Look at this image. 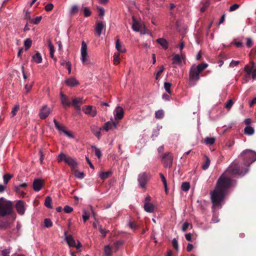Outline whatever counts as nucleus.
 <instances>
[{
    "label": "nucleus",
    "mask_w": 256,
    "mask_h": 256,
    "mask_svg": "<svg viewBox=\"0 0 256 256\" xmlns=\"http://www.w3.org/2000/svg\"><path fill=\"white\" fill-rule=\"evenodd\" d=\"M240 156L244 157V162L242 164L246 168H243L242 166L234 162L227 168L225 172L220 176L215 188L210 193L213 209L222 208L228 190L231 186H233L234 182L230 179V177L236 176H244L248 172L250 166L256 160V152L249 149L244 150L241 153Z\"/></svg>",
    "instance_id": "f257e3e1"
},
{
    "label": "nucleus",
    "mask_w": 256,
    "mask_h": 256,
    "mask_svg": "<svg viewBox=\"0 0 256 256\" xmlns=\"http://www.w3.org/2000/svg\"><path fill=\"white\" fill-rule=\"evenodd\" d=\"M208 66L206 63H202L196 66L192 65L190 70L188 76V84L194 86L200 79V74Z\"/></svg>",
    "instance_id": "f03ea898"
},
{
    "label": "nucleus",
    "mask_w": 256,
    "mask_h": 256,
    "mask_svg": "<svg viewBox=\"0 0 256 256\" xmlns=\"http://www.w3.org/2000/svg\"><path fill=\"white\" fill-rule=\"evenodd\" d=\"M11 216L14 219L16 214L12 208V203L3 197L0 198V216Z\"/></svg>",
    "instance_id": "7ed1b4c3"
},
{
    "label": "nucleus",
    "mask_w": 256,
    "mask_h": 256,
    "mask_svg": "<svg viewBox=\"0 0 256 256\" xmlns=\"http://www.w3.org/2000/svg\"><path fill=\"white\" fill-rule=\"evenodd\" d=\"M80 60L83 64L91 66L93 64L88 60V46L84 41L82 42L80 48Z\"/></svg>",
    "instance_id": "20e7f679"
},
{
    "label": "nucleus",
    "mask_w": 256,
    "mask_h": 256,
    "mask_svg": "<svg viewBox=\"0 0 256 256\" xmlns=\"http://www.w3.org/2000/svg\"><path fill=\"white\" fill-rule=\"evenodd\" d=\"M162 162L165 168L172 166L173 162V154L170 152H166L161 156Z\"/></svg>",
    "instance_id": "39448f33"
},
{
    "label": "nucleus",
    "mask_w": 256,
    "mask_h": 256,
    "mask_svg": "<svg viewBox=\"0 0 256 256\" xmlns=\"http://www.w3.org/2000/svg\"><path fill=\"white\" fill-rule=\"evenodd\" d=\"M150 178V174L145 172L140 174L138 175V180L139 186L144 188L148 180Z\"/></svg>",
    "instance_id": "423d86ee"
},
{
    "label": "nucleus",
    "mask_w": 256,
    "mask_h": 256,
    "mask_svg": "<svg viewBox=\"0 0 256 256\" xmlns=\"http://www.w3.org/2000/svg\"><path fill=\"white\" fill-rule=\"evenodd\" d=\"M84 112L92 117H94L97 114V110L96 108H94L92 106H85L82 108Z\"/></svg>",
    "instance_id": "0eeeda50"
},
{
    "label": "nucleus",
    "mask_w": 256,
    "mask_h": 256,
    "mask_svg": "<svg viewBox=\"0 0 256 256\" xmlns=\"http://www.w3.org/2000/svg\"><path fill=\"white\" fill-rule=\"evenodd\" d=\"M16 209L18 214L22 216L26 211L25 203L22 200H18L16 204Z\"/></svg>",
    "instance_id": "6e6552de"
},
{
    "label": "nucleus",
    "mask_w": 256,
    "mask_h": 256,
    "mask_svg": "<svg viewBox=\"0 0 256 256\" xmlns=\"http://www.w3.org/2000/svg\"><path fill=\"white\" fill-rule=\"evenodd\" d=\"M50 112V108L47 105L44 106L40 110L39 113L40 118L41 119H45L46 118Z\"/></svg>",
    "instance_id": "1a4fd4ad"
},
{
    "label": "nucleus",
    "mask_w": 256,
    "mask_h": 256,
    "mask_svg": "<svg viewBox=\"0 0 256 256\" xmlns=\"http://www.w3.org/2000/svg\"><path fill=\"white\" fill-rule=\"evenodd\" d=\"M44 180L41 178H36L34 180L32 188L35 192H39L44 186Z\"/></svg>",
    "instance_id": "9d476101"
},
{
    "label": "nucleus",
    "mask_w": 256,
    "mask_h": 256,
    "mask_svg": "<svg viewBox=\"0 0 256 256\" xmlns=\"http://www.w3.org/2000/svg\"><path fill=\"white\" fill-rule=\"evenodd\" d=\"M114 114L115 120H122L124 115V109L121 106H116L114 111Z\"/></svg>",
    "instance_id": "9b49d317"
},
{
    "label": "nucleus",
    "mask_w": 256,
    "mask_h": 256,
    "mask_svg": "<svg viewBox=\"0 0 256 256\" xmlns=\"http://www.w3.org/2000/svg\"><path fill=\"white\" fill-rule=\"evenodd\" d=\"M103 129L102 128L98 127V126L92 124L90 126V130L92 133L98 138L100 139L102 136L101 130Z\"/></svg>",
    "instance_id": "f8f14e48"
},
{
    "label": "nucleus",
    "mask_w": 256,
    "mask_h": 256,
    "mask_svg": "<svg viewBox=\"0 0 256 256\" xmlns=\"http://www.w3.org/2000/svg\"><path fill=\"white\" fill-rule=\"evenodd\" d=\"M61 103L64 107H69L71 103L68 100V98L62 92H61L60 94Z\"/></svg>",
    "instance_id": "ddd939ff"
},
{
    "label": "nucleus",
    "mask_w": 256,
    "mask_h": 256,
    "mask_svg": "<svg viewBox=\"0 0 256 256\" xmlns=\"http://www.w3.org/2000/svg\"><path fill=\"white\" fill-rule=\"evenodd\" d=\"M65 162L72 169L76 168L78 164L76 158H72L70 156L67 157L66 159Z\"/></svg>",
    "instance_id": "4468645a"
},
{
    "label": "nucleus",
    "mask_w": 256,
    "mask_h": 256,
    "mask_svg": "<svg viewBox=\"0 0 256 256\" xmlns=\"http://www.w3.org/2000/svg\"><path fill=\"white\" fill-rule=\"evenodd\" d=\"M65 84L70 87H74L80 84L78 81L74 77H71L65 80Z\"/></svg>",
    "instance_id": "2eb2a0df"
},
{
    "label": "nucleus",
    "mask_w": 256,
    "mask_h": 256,
    "mask_svg": "<svg viewBox=\"0 0 256 256\" xmlns=\"http://www.w3.org/2000/svg\"><path fill=\"white\" fill-rule=\"evenodd\" d=\"M117 124L116 122L112 120H110L105 123L104 126L103 130L108 132L110 130H112L113 128H116Z\"/></svg>",
    "instance_id": "dca6fc26"
},
{
    "label": "nucleus",
    "mask_w": 256,
    "mask_h": 256,
    "mask_svg": "<svg viewBox=\"0 0 256 256\" xmlns=\"http://www.w3.org/2000/svg\"><path fill=\"white\" fill-rule=\"evenodd\" d=\"M105 27L106 24L103 22H100L96 24L95 28V30L98 36H100L102 30Z\"/></svg>",
    "instance_id": "f3484780"
},
{
    "label": "nucleus",
    "mask_w": 256,
    "mask_h": 256,
    "mask_svg": "<svg viewBox=\"0 0 256 256\" xmlns=\"http://www.w3.org/2000/svg\"><path fill=\"white\" fill-rule=\"evenodd\" d=\"M154 206L150 202H144V210L148 212H153L154 210Z\"/></svg>",
    "instance_id": "a211bd4d"
},
{
    "label": "nucleus",
    "mask_w": 256,
    "mask_h": 256,
    "mask_svg": "<svg viewBox=\"0 0 256 256\" xmlns=\"http://www.w3.org/2000/svg\"><path fill=\"white\" fill-rule=\"evenodd\" d=\"M172 64L177 65H180L182 64V59L180 56L178 54H174L172 55Z\"/></svg>",
    "instance_id": "6ab92c4d"
},
{
    "label": "nucleus",
    "mask_w": 256,
    "mask_h": 256,
    "mask_svg": "<svg viewBox=\"0 0 256 256\" xmlns=\"http://www.w3.org/2000/svg\"><path fill=\"white\" fill-rule=\"evenodd\" d=\"M156 42L164 50H166L168 48V42L166 39L163 38H160L156 40Z\"/></svg>",
    "instance_id": "aec40b11"
},
{
    "label": "nucleus",
    "mask_w": 256,
    "mask_h": 256,
    "mask_svg": "<svg viewBox=\"0 0 256 256\" xmlns=\"http://www.w3.org/2000/svg\"><path fill=\"white\" fill-rule=\"evenodd\" d=\"M32 60L38 64L41 63L42 60L41 54L39 52H36V54L32 56Z\"/></svg>",
    "instance_id": "412c9836"
},
{
    "label": "nucleus",
    "mask_w": 256,
    "mask_h": 256,
    "mask_svg": "<svg viewBox=\"0 0 256 256\" xmlns=\"http://www.w3.org/2000/svg\"><path fill=\"white\" fill-rule=\"evenodd\" d=\"M66 240L70 246H75L76 242L74 240L71 236H66Z\"/></svg>",
    "instance_id": "4be33fe9"
},
{
    "label": "nucleus",
    "mask_w": 256,
    "mask_h": 256,
    "mask_svg": "<svg viewBox=\"0 0 256 256\" xmlns=\"http://www.w3.org/2000/svg\"><path fill=\"white\" fill-rule=\"evenodd\" d=\"M116 50L120 52H124L126 49L124 46L120 42V40L118 39L116 41Z\"/></svg>",
    "instance_id": "5701e85b"
},
{
    "label": "nucleus",
    "mask_w": 256,
    "mask_h": 256,
    "mask_svg": "<svg viewBox=\"0 0 256 256\" xmlns=\"http://www.w3.org/2000/svg\"><path fill=\"white\" fill-rule=\"evenodd\" d=\"M52 198L50 196H47L45 198L44 205L45 206L49 208H52V206L51 204Z\"/></svg>",
    "instance_id": "b1692460"
},
{
    "label": "nucleus",
    "mask_w": 256,
    "mask_h": 256,
    "mask_svg": "<svg viewBox=\"0 0 256 256\" xmlns=\"http://www.w3.org/2000/svg\"><path fill=\"white\" fill-rule=\"evenodd\" d=\"M244 132L245 134L250 136L254 133V129L250 126H246L244 128Z\"/></svg>",
    "instance_id": "393cba45"
},
{
    "label": "nucleus",
    "mask_w": 256,
    "mask_h": 256,
    "mask_svg": "<svg viewBox=\"0 0 256 256\" xmlns=\"http://www.w3.org/2000/svg\"><path fill=\"white\" fill-rule=\"evenodd\" d=\"M67 156L66 154L63 152H60L57 157V160L58 162H60L62 161L66 162V159L67 158Z\"/></svg>",
    "instance_id": "a878e982"
},
{
    "label": "nucleus",
    "mask_w": 256,
    "mask_h": 256,
    "mask_svg": "<svg viewBox=\"0 0 256 256\" xmlns=\"http://www.w3.org/2000/svg\"><path fill=\"white\" fill-rule=\"evenodd\" d=\"M54 124L55 127L60 132H64V131H66V130H64V127L60 126L58 122L56 119L54 120Z\"/></svg>",
    "instance_id": "bb28decb"
},
{
    "label": "nucleus",
    "mask_w": 256,
    "mask_h": 256,
    "mask_svg": "<svg viewBox=\"0 0 256 256\" xmlns=\"http://www.w3.org/2000/svg\"><path fill=\"white\" fill-rule=\"evenodd\" d=\"M104 256H111L112 250L109 245L105 246L104 248Z\"/></svg>",
    "instance_id": "cd10ccee"
},
{
    "label": "nucleus",
    "mask_w": 256,
    "mask_h": 256,
    "mask_svg": "<svg viewBox=\"0 0 256 256\" xmlns=\"http://www.w3.org/2000/svg\"><path fill=\"white\" fill-rule=\"evenodd\" d=\"M160 176L161 178V180L164 184V190L166 192H167L168 191V187H167V182L164 176V174L162 173L160 174Z\"/></svg>",
    "instance_id": "c85d7f7f"
},
{
    "label": "nucleus",
    "mask_w": 256,
    "mask_h": 256,
    "mask_svg": "<svg viewBox=\"0 0 256 256\" xmlns=\"http://www.w3.org/2000/svg\"><path fill=\"white\" fill-rule=\"evenodd\" d=\"M164 116V110H158L155 112V117L158 119L162 118Z\"/></svg>",
    "instance_id": "c756f323"
},
{
    "label": "nucleus",
    "mask_w": 256,
    "mask_h": 256,
    "mask_svg": "<svg viewBox=\"0 0 256 256\" xmlns=\"http://www.w3.org/2000/svg\"><path fill=\"white\" fill-rule=\"evenodd\" d=\"M92 148L94 150L95 155L98 158H100L102 156V152L100 149L97 148L94 146H92Z\"/></svg>",
    "instance_id": "7c9ffc66"
},
{
    "label": "nucleus",
    "mask_w": 256,
    "mask_h": 256,
    "mask_svg": "<svg viewBox=\"0 0 256 256\" xmlns=\"http://www.w3.org/2000/svg\"><path fill=\"white\" fill-rule=\"evenodd\" d=\"M190 188V183L188 182H184L182 184L181 188L184 192H187Z\"/></svg>",
    "instance_id": "2f4dec72"
},
{
    "label": "nucleus",
    "mask_w": 256,
    "mask_h": 256,
    "mask_svg": "<svg viewBox=\"0 0 256 256\" xmlns=\"http://www.w3.org/2000/svg\"><path fill=\"white\" fill-rule=\"evenodd\" d=\"M12 177V175L9 174H4L3 176L4 184H6Z\"/></svg>",
    "instance_id": "473e14b6"
},
{
    "label": "nucleus",
    "mask_w": 256,
    "mask_h": 256,
    "mask_svg": "<svg viewBox=\"0 0 256 256\" xmlns=\"http://www.w3.org/2000/svg\"><path fill=\"white\" fill-rule=\"evenodd\" d=\"M171 86L172 84L170 82H165L164 83V88L166 91L169 94H170L172 92L170 90Z\"/></svg>",
    "instance_id": "72a5a7b5"
},
{
    "label": "nucleus",
    "mask_w": 256,
    "mask_h": 256,
    "mask_svg": "<svg viewBox=\"0 0 256 256\" xmlns=\"http://www.w3.org/2000/svg\"><path fill=\"white\" fill-rule=\"evenodd\" d=\"M111 172L109 171L106 172H101L100 174V177L101 179L105 180L107 178Z\"/></svg>",
    "instance_id": "f704fd0d"
},
{
    "label": "nucleus",
    "mask_w": 256,
    "mask_h": 256,
    "mask_svg": "<svg viewBox=\"0 0 256 256\" xmlns=\"http://www.w3.org/2000/svg\"><path fill=\"white\" fill-rule=\"evenodd\" d=\"M215 142V138L212 137H206L204 140V142L208 144H212Z\"/></svg>",
    "instance_id": "c9c22d12"
},
{
    "label": "nucleus",
    "mask_w": 256,
    "mask_h": 256,
    "mask_svg": "<svg viewBox=\"0 0 256 256\" xmlns=\"http://www.w3.org/2000/svg\"><path fill=\"white\" fill-rule=\"evenodd\" d=\"M210 164V160L209 158L206 156V162L204 164L202 165V168L204 170H206L208 168Z\"/></svg>",
    "instance_id": "e433bc0d"
},
{
    "label": "nucleus",
    "mask_w": 256,
    "mask_h": 256,
    "mask_svg": "<svg viewBox=\"0 0 256 256\" xmlns=\"http://www.w3.org/2000/svg\"><path fill=\"white\" fill-rule=\"evenodd\" d=\"M9 222L8 221H2L0 222V229H6L9 226Z\"/></svg>",
    "instance_id": "4c0bfd02"
},
{
    "label": "nucleus",
    "mask_w": 256,
    "mask_h": 256,
    "mask_svg": "<svg viewBox=\"0 0 256 256\" xmlns=\"http://www.w3.org/2000/svg\"><path fill=\"white\" fill-rule=\"evenodd\" d=\"M42 19V16H39L36 18L34 20H30V22L32 23L33 24H38L40 22Z\"/></svg>",
    "instance_id": "58836bf2"
},
{
    "label": "nucleus",
    "mask_w": 256,
    "mask_h": 256,
    "mask_svg": "<svg viewBox=\"0 0 256 256\" xmlns=\"http://www.w3.org/2000/svg\"><path fill=\"white\" fill-rule=\"evenodd\" d=\"M32 45V40L30 38H27L24 40V46L26 50H28Z\"/></svg>",
    "instance_id": "ea45409f"
},
{
    "label": "nucleus",
    "mask_w": 256,
    "mask_h": 256,
    "mask_svg": "<svg viewBox=\"0 0 256 256\" xmlns=\"http://www.w3.org/2000/svg\"><path fill=\"white\" fill-rule=\"evenodd\" d=\"M132 28L134 31L138 32L140 30V25L138 22H135L133 24Z\"/></svg>",
    "instance_id": "a19ab883"
},
{
    "label": "nucleus",
    "mask_w": 256,
    "mask_h": 256,
    "mask_svg": "<svg viewBox=\"0 0 256 256\" xmlns=\"http://www.w3.org/2000/svg\"><path fill=\"white\" fill-rule=\"evenodd\" d=\"M82 213V219L84 222H85L86 220H88L89 219L90 216L86 210H84Z\"/></svg>",
    "instance_id": "79ce46f5"
},
{
    "label": "nucleus",
    "mask_w": 256,
    "mask_h": 256,
    "mask_svg": "<svg viewBox=\"0 0 256 256\" xmlns=\"http://www.w3.org/2000/svg\"><path fill=\"white\" fill-rule=\"evenodd\" d=\"M10 247L6 249H4L2 250V256H10Z\"/></svg>",
    "instance_id": "37998d69"
},
{
    "label": "nucleus",
    "mask_w": 256,
    "mask_h": 256,
    "mask_svg": "<svg viewBox=\"0 0 256 256\" xmlns=\"http://www.w3.org/2000/svg\"><path fill=\"white\" fill-rule=\"evenodd\" d=\"M82 102V99L80 98H76L72 100V105H77Z\"/></svg>",
    "instance_id": "c03bdc74"
},
{
    "label": "nucleus",
    "mask_w": 256,
    "mask_h": 256,
    "mask_svg": "<svg viewBox=\"0 0 256 256\" xmlns=\"http://www.w3.org/2000/svg\"><path fill=\"white\" fill-rule=\"evenodd\" d=\"M44 226L46 228H50L52 226V223L50 219L46 218L44 220Z\"/></svg>",
    "instance_id": "a18cd8bd"
},
{
    "label": "nucleus",
    "mask_w": 256,
    "mask_h": 256,
    "mask_svg": "<svg viewBox=\"0 0 256 256\" xmlns=\"http://www.w3.org/2000/svg\"><path fill=\"white\" fill-rule=\"evenodd\" d=\"M172 243L174 248L178 250V244L177 240L176 238H173Z\"/></svg>",
    "instance_id": "49530a36"
},
{
    "label": "nucleus",
    "mask_w": 256,
    "mask_h": 256,
    "mask_svg": "<svg viewBox=\"0 0 256 256\" xmlns=\"http://www.w3.org/2000/svg\"><path fill=\"white\" fill-rule=\"evenodd\" d=\"M26 186H27V184L26 183H24V184H20L18 186H16L14 187V190H15L16 192H18L20 190V188H25Z\"/></svg>",
    "instance_id": "de8ad7c7"
},
{
    "label": "nucleus",
    "mask_w": 256,
    "mask_h": 256,
    "mask_svg": "<svg viewBox=\"0 0 256 256\" xmlns=\"http://www.w3.org/2000/svg\"><path fill=\"white\" fill-rule=\"evenodd\" d=\"M64 210L66 213L69 214L73 210V208L69 206H66L64 207Z\"/></svg>",
    "instance_id": "09e8293b"
},
{
    "label": "nucleus",
    "mask_w": 256,
    "mask_h": 256,
    "mask_svg": "<svg viewBox=\"0 0 256 256\" xmlns=\"http://www.w3.org/2000/svg\"><path fill=\"white\" fill-rule=\"evenodd\" d=\"M161 128H162V126L160 128H158L156 130H153L152 134V138H154L157 137L158 136V134H160L159 131Z\"/></svg>",
    "instance_id": "8fccbe9b"
},
{
    "label": "nucleus",
    "mask_w": 256,
    "mask_h": 256,
    "mask_svg": "<svg viewBox=\"0 0 256 256\" xmlns=\"http://www.w3.org/2000/svg\"><path fill=\"white\" fill-rule=\"evenodd\" d=\"M84 13L85 16L88 17L90 16L91 12L87 7H84Z\"/></svg>",
    "instance_id": "3c124183"
},
{
    "label": "nucleus",
    "mask_w": 256,
    "mask_h": 256,
    "mask_svg": "<svg viewBox=\"0 0 256 256\" xmlns=\"http://www.w3.org/2000/svg\"><path fill=\"white\" fill-rule=\"evenodd\" d=\"M164 66H162L160 67V70L158 71V72L156 73V80H158L159 76L162 74V73L164 72Z\"/></svg>",
    "instance_id": "603ef678"
},
{
    "label": "nucleus",
    "mask_w": 256,
    "mask_h": 256,
    "mask_svg": "<svg viewBox=\"0 0 256 256\" xmlns=\"http://www.w3.org/2000/svg\"><path fill=\"white\" fill-rule=\"evenodd\" d=\"M78 8L76 5H74L72 6L70 10V14H74L78 12Z\"/></svg>",
    "instance_id": "864d4df0"
},
{
    "label": "nucleus",
    "mask_w": 256,
    "mask_h": 256,
    "mask_svg": "<svg viewBox=\"0 0 256 256\" xmlns=\"http://www.w3.org/2000/svg\"><path fill=\"white\" fill-rule=\"evenodd\" d=\"M114 64H118L120 62L119 54H114Z\"/></svg>",
    "instance_id": "5fc2aeb1"
},
{
    "label": "nucleus",
    "mask_w": 256,
    "mask_h": 256,
    "mask_svg": "<svg viewBox=\"0 0 256 256\" xmlns=\"http://www.w3.org/2000/svg\"><path fill=\"white\" fill-rule=\"evenodd\" d=\"M75 176L78 178L82 179L84 178V174L83 172H76Z\"/></svg>",
    "instance_id": "6e6d98bb"
},
{
    "label": "nucleus",
    "mask_w": 256,
    "mask_h": 256,
    "mask_svg": "<svg viewBox=\"0 0 256 256\" xmlns=\"http://www.w3.org/2000/svg\"><path fill=\"white\" fill-rule=\"evenodd\" d=\"M239 7H240L239 4H234L230 6V8H229V11L230 12L234 11V10H236V9H238Z\"/></svg>",
    "instance_id": "4d7b16f0"
},
{
    "label": "nucleus",
    "mask_w": 256,
    "mask_h": 256,
    "mask_svg": "<svg viewBox=\"0 0 256 256\" xmlns=\"http://www.w3.org/2000/svg\"><path fill=\"white\" fill-rule=\"evenodd\" d=\"M54 5L52 4H48L45 6V10L47 12H50L52 10Z\"/></svg>",
    "instance_id": "13d9d810"
},
{
    "label": "nucleus",
    "mask_w": 256,
    "mask_h": 256,
    "mask_svg": "<svg viewBox=\"0 0 256 256\" xmlns=\"http://www.w3.org/2000/svg\"><path fill=\"white\" fill-rule=\"evenodd\" d=\"M98 11H99L100 16V17L103 16H104V12H105L104 8L102 7L98 6Z\"/></svg>",
    "instance_id": "bf43d9fd"
},
{
    "label": "nucleus",
    "mask_w": 256,
    "mask_h": 256,
    "mask_svg": "<svg viewBox=\"0 0 256 256\" xmlns=\"http://www.w3.org/2000/svg\"><path fill=\"white\" fill-rule=\"evenodd\" d=\"M19 108H20V106H19V105H18V104L14 106V108H13L12 112V116H14L16 114Z\"/></svg>",
    "instance_id": "052dcab7"
},
{
    "label": "nucleus",
    "mask_w": 256,
    "mask_h": 256,
    "mask_svg": "<svg viewBox=\"0 0 256 256\" xmlns=\"http://www.w3.org/2000/svg\"><path fill=\"white\" fill-rule=\"evenodd\" d=\"M234 102L232 100H229L228 102L226 104L225 107L228 108L230 109L232 106Z\"/></svg>",
    "instance_id": "680f3d73"
},
{
    "label": "nucleus",
    "mask_w": 256,
    "mask_h": 256,
    "mask_svg": "<svg viewBox=\"0 0 256 256\" xmlns=\"http://www.w3.org/2000/svg\"><path fill=\"white\" fill-rule=\"evenodd\" d=\"M66 68H68V74H70L71 72V70H72L71 62L70 61L66 62Z\"/></svg>",
    "instance_id": "e2e57ef3"
},
{
    "label": "nucleus",
    "mask_w": 256,
    "mask_h": 256,
    "mask_svg": "<svg viewBox=\"0 0 256 256\" xmlns=\"http://www.w3.org/2000/svg\"><path fill=\"white\" fill-rule=\"evenodd\" d=\"M189 226H190V224L188 222H184L182 226V230L183 232H186L188 230Z\"/></svg>",
    "instance_id": "0e129e2a"
},
{
    "label": "nucleus",
    "mask_w": 256,
    "mask_h": 256,
    "mask_svg": "<svg viewBox=\"0 0 256 256\" xmlns=\"http://www.w3.org/2000/svg\"><path fill=\"white\" fill-rule=\"evenodd\" d=\"M246 39V44L248 48L252 47L253 44V42H252V39L250 38H247Z\"/></svg>",
    "instance_id": "69168bd1"
},
{
    "label": "nucleus",
    "mask_w": 256,
    "mask_h": 256,
    "mask_svg": "<svg viewBox=\"0 0 256 256\" xmlns=\"http://www.w3.org/2000/svg\"><path fill=\"white\" fill-rule=\"evenodd\" d=\"M244 70L248 75H250L252 74V68H250L248 65L245 66Z\"/></svg>",
    "instance_id": "338daca9"
},
{
    "label": "nucleus",
    "mask_w": 256,
    "mask_h": 256,
    "mask_svg": "<svg viewBox=\"0 0 256 256\" xmlns=\"http://www.w3.org/2000/svg\"><path fill=\"white\" fill-rule=\"evenodd\" d=\"M123 244V242L121 240L116 241L114 243V246L115 248L118 250L120 246Z\"/></svg>",
    "instance_id": "774afa93"
}]
</instances>
